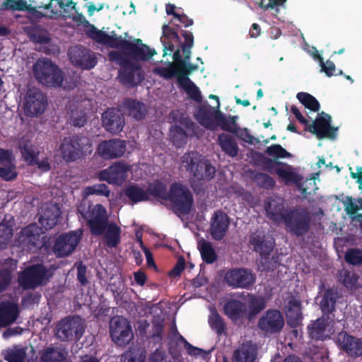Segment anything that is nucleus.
<instances>
[{
	"label": "nucleus",
	"mask_w": 362,
	"mask_h": 362,
	"mask_svg": "<svg viewBox=\"0 0 362 362\" xmlns=\"http://www.w3.org/2000/svg\"><path fill=\"white\" fill-rule=\"evenodd\" d=\"M59 216L60 212L58 208L54 206L47 208L40 218V222L46 229H52L57 225Z\"/></svg>",
	"instance_id": "40"
},
{
	"label": "nucleus",
	"mask_w": 362,
	"mask_h": 362,
	"mask_svg": "<svg viewBox=\"0 0 362 362\" xmlns=\"http://www.w3.org/2000/svg\"><path fill=\"white\" fill-rule=\"evenodd\" d=\"M208 104L201 105L196 113L199 123L206 129L214 130L216 127V114L221 112Z\"/></svg>",
	"instance_id": "25"
},
{
	"label": "nucleus",
	"mask_w": 362,
	"mask_h": 362,
	"mask_svg": "<svg viewBox=\"0 0 362 362\" xmlns=\"http://www.w3.org/2000/svg\"><path fill=\"white\" fill-rule=\"evenodd\" d=\"M78 212L87 221L92 235H101L108 228L110 223H108L106 210L101 204H97L91 211L86 212L78 208Z\"/></svg>",
	"instance_id": "12"
},
{
	"label": "nucleus",
	"mask_w": 362,
	"mask_h": 362,
	"mask_svg": "<svg viewBox=\"0 0 362 362\" xmlns=\"http://www.w3.org/2000/svg\"><path fill=\"white\" fill-rule=\"evenodd\" d=\"M185 259L183 256L178 257L174 267L168 272L170 278H176L180 276L182 271L185 268Z\"/></svg>",
	"instance_id": "63"
},
{
	"label": "nucleus",
	"mask_w": 362,
	"mask_h": 362,
	"mask_svg": "<svg viewBox=\"0 0 362 362\" xmlns=\"http://www.w3.org/2000/svg\"><path fill=\"white\" fill-rule=\"evenodd\" d=\"M284 312L288 325L296 328L303 320L302 306L300 300L291 296L285 301Z\"/></svg>",
	"instance_id": "23"
},
{
	"label": "nucleus",
	"mask_w": 362,
	"mask_h": 362,
	"mask_svg": "<svg viewBox=\"0 0 362 362\" xmlns=\"http://www.w3.org/2000/svg\"><path fill=\"white\" fill-rule=\"evenodd\" d=\"M182 52L184 54V58H182L180 49H177L173 53V58L178 68L184 67L186 64L189 63L191 57V49H187L182 51Z\"/></svg>",
	"instance_id": "57"
},
{
	"label": "nucleus",
	"mask_w": 362,
	"mask_h": 362,
	"mask_svg": "<svg viewBox=\"0 0 362 362\" xmlns=\"http://www.w3.org/2000/svg\"><path fill=\"white\" fill-rule=\"evenodd\" d=\"M71 122L74 127H84L87 122L86 113L83 110L73 112L71 116Z\"/></svg>",
	"instance_id": "60"
},
{
	"label": "nucleus",
	"mask_w": 362,
	"mask_h": 362,
	"mask_svg": "<svg viewBox=\"0 0 362 362\" xmlns=\"http://www.w3.org/2000/svg\"><path fill=\"white\" fill-rule=\"evenodd\" d=\"M329 316L323 315L308 325V334L312 339L317 341L325 339V332L329 325Z\"/></svg>",
	"instance_id": "32"
},
{
	"label": "nucleus",
	"mask_w": 362,
	"mask_h": 362,
	"mask_svg": "<svg viewBox=\"0 0 362 362\" xmlns=\"http://www.w3.org/2000/svg\"><path fill=\"white\" fill-rule=\"evenodd\" d=\"M177 83L190 99L198 103L202 101V97L199 88L189 77L181 78L180 81H177Z\"/></svg>",
	"instance_id": "39"
},
{
	"label": "nucleus",
	"mask_w": 362,
	"mask_h": 362,
	"mask_svg": "<svg viewBox=\"0 0 362 362\" xmlns=\"http://www.w3.org/2000/svg\"><path fill=\"white\" fill-rule=\"evenodd\" d=\"M224 314L233 322L243 319L246 315L245 305L238 300H230L223 307Z\"/></svg>",
	"instance_id": "29"
},
{
	"label": "nucleus",
	"mask_w": 362,
	"mask_h": 362,
	"mask_svg": "<svg viewBox=\"0 0 362 362\" xmlns=\"http://www.w3.org/2000/svg\"><path fill=\"white\" fill-rule=\"evenodd\" d=\"M245 305L247 317L252 320L266 308L267 301L262 296L248 293Z\"/></svg>",
	"instance_id": "28"
},
{
	"label": "nucleus",
	"mask_w": 362,
	"mask_h": 362,
	"mask_svg": "<svg viewBox=\"0 0 362 362\" xmlns=\"http://www.w3.org/2000/svg\"><path fill=\"white\" fill-rule=\"evenodd\" d=\"M13 235V229L8 225L0 223V250L7 247Z\"/></svg>",
	"instance_id": "53"
},
{
	"label": "nucleus",
	"mask_w": 362,
	"mask_h": 362,
	"mask_svg": "<svg viewBox=\"0 0 362 362\" xmlns=\"http://www.w3.org/2000/svg\"><path fill=\"white\" fill-rule=\"evenodd\" d=\"M332 117L329 115L322 112L312 124L308 122L305 130L309 132L321 139L329 138L334 139L337 136L338 127H334L331 125Z\"/></svg>",
	"instance_id": "16"
},
{
	"label": "nucleus",
	"mask_w": 362,
	"mask_h": 362,
	"mask_svg": "<svg viewBox=\"0 0 362 362\" xmlns=\"http://www.w3.org/2000/svg\"><path fill=\"white\" fill-rule=\"evenodd\" d=\"M77 280L83 286L88 284L89 281L86 277L87 267L83 262H79L77 266Z\"/></svg>",
	"instance_id": "64"
},
{
	"label": "nucleus",
	"mask_w": 362,
	"mask_h": 362,
	"mask_svg": "<svg viewBox=\"0 0 362 362\" xmlns=\"http://www.w3.org/2000/svg\"><path fill=\"white\" fill-rule=\"evenodd\" d=\"M264 209L270 221L284 223L286 231L293 235L303 237L310 230L311 216L306 208L296 206L287 209L284 198L273 197L265 202Z\"/></svg>",
	"instance_id": "1"
},
{
	"label": "nucleus",
	"mask_w": 362,
	"mask_h": 362,
	"mask_svg": "<svg viewBox=\"0 0 362 362\" xmlns=\"http://www.w3.org/2000/svg\"><path fill=\"white\" fill-rule=\"evenodd\" d=\"M88 194L102 195L108 197L110 194V190L105 184H95L92 186L88 187L86 189Z\"/></svg>",
	"instance_id": "56"
},
{
	"label": "nucleus",
	"mask_w": 362,
	"mask_h": 362,
	"mask_svg": "<svg viewBox=\"0 0 362 362\" xmlns=\"http://www.w3.org/2000/svg\"><path fill=\"white\" fill-rule=\"evenodd\" d=\"M2 356L7 362H23L26 358V348L14 346L3 351Z\"/></svg>",
	"instance_id": "45"
},
{
	"label": "nucleus",
	"mask_w": 362,
	"mask_h": 362,
	"mask_svg": "<svg viewBox=\"0 0 362 362\" xmlns=\"http://www.w3.org/2000/svg\"><path fill=\"white\" fill-rule=\"evenodd\" d=\"M336 343L339 349L349 356H362V338H357L345 331H341L337 335Z\"/></svg>",
	"instance_id": "20"
},
{
	"label": "nucleus",
	"mask_w": 362,
	"mask_h": 362,
	"mask_svg": "<svg viewBox=\"0 0 362 362\" xmlns=\"http://www.w3.org/2000/svg\"><path fill=\"white\" fill-rule=\"evenodd\" d=\"M19 315L17 304L11 301L0 303V327H6L13 324Z\"/></svg>",
	"instance_id": "26"
},
{
	"label": "nucleus",
	"mask_w": 362,
	"mask_h": 362,
	"mask_svg": "<svg viewBox=\"0 0 362 362\" xmlns=\"http://www.w3.org/2000/svg\"><path fill=\"white\" fill-rule=\"evenodd\" d=\"M185 348L189 355L195 357L201 356L203 358H206V356L210 354V351H206L201 348L194 346L187 340H185Z\"/></svg>",
	"instance_id": "62"
},
{
	"label": "nucleus",
	"mask_w": 362,
	"mask_h": 362,
	"mask_svg": "<svg viewBox=\"0 0 362 362\" xmlns=\"http://www.w3.org/2000/svg\"><path fill=\"white\" fill-rule=\"evenodd\" d=\"M110 334L112 340L119 346H127L134 337L129 321L119 315L112 317L110 321Z\"/></svg>",
	"instance_id": "11"
},
{
	"label": "nucleus",
	"mask_w": 362,
	"mask_h": 362,
	"mask_svg": "<svg viewBox=\"0 0 362 362\" xmlns=\"http://www.w3.org/2000/svg\"><path fill=\"white\" fill-rule=\"evenodd\" d=\"M170 136L173 144L177 148L182 147L187 143L186 132L179 126L170 129Z\"/></svg>",
	"instance_id": "49"
},
{
	"label": "nucleus",
	"mask_w": 362,
	"mask_h": 362,
	"mask_svg": "<svg viewBox=\"0 0 362 362\" xmlns=\"http://www.w3.org/2000/svg\"><path fill=\"white\" fill-rule=\"evenodd\" d=\"M81 233L71 231L62 233L55 240L53 252L58 257H64L71 255L80 243Z\"/></svg>",
	"instance_id": "17"
},
{
	"label": "nucleus",
	"mask_w": 362,
	"mask_h": 362,
	"mask_svg": "<svg viewBox=\"0 0 362 362\" xmlns=\"http://www.w3.org/2000/svg\"><path fill=\"white\" fill-rule=\"evenodd\" d=\"M254 181L257 185L263 189H271L275 185L274 179L267 174L257 173L254 175Z\"/></svg>",
	"instance_id": "52"
},
{
	"label": "nucleus",
	"mask_w": 362,
	"mask_h": 362,
	"mask_svg": "<svg viewBox=\"0 0 362 362\" xmlns=\"http://www.w3.org/2000/svg\"><path fill=\"white\" fill-rule=\"evenodd\" d=\"M104 234L105 245L110 248H115L121 242V228L115 223H110Z\"/></svg>",
	"instance_id": "36"
},
{
	"label": "nucleus",
	"mask_w": 362,
	"mask_h": 362,
	"mask_svg": "<svg viewBox=\"0 0 362 362\" xmlns=\"http://www.w3.org/2000/svg\"><path fill=\"white\" fill-rule=\"evenodd\" d=\"M68 57L73 65L85 70H90L98 64L95 53L82 45L70 47L68 50Z\"/></svg>",
	"instance_id": "14"
},
{
	"label": "nucleus",
	"mask_w": 362,
	"mask_h": 362,
	"mask_svg": "<svg viewBox=\"0 0 362 362\" xmlns=\"http://www.w3.org/2000/svg\"><path fill=\"white\" fill-rule=\"evenodd\" d=\"M24 241L28 246L40 248L42 246L40 239V228L35 224H30L22 229Z\"/></svg>",
	"instance_id": "35"
},
{
	"label": "nucleus",
	"mask_w": 362,
	"mask_h": 362,
	"mask_svg": "<svg viewBox=\"0 0 362 362\" xmlns=\"http://www.w3.org/2000/svg\"><path fill=\"white\" fill-rule=\"evenodd\" d=\"M358 279V275L353 271L342 269L339 272L338 281L347 289L357 288Z\"/></svg>",
	"instance_id": "41"
},
{
	"label": "nucleus",
	"mask_w": 362,
	"mask_h": 362,
	"mask_svg": "<svg viewBox=\"0 0 362 362\" xmlns=\"http://www.w3.org/2000/svg\"><path fill=\"white\" fill-rule=\"evenodd\" d=\"M199 251L203 261L206 264H213L217 259V255L211 243L203 240L199 244Z\"/></svg>",
	"instance_id": "47"
},
{
	"label": "nucleus",
	"mask_w": 362,
	"mask_h": 362,
	"mask_svg": "<svg viewBox=\"0 0 362 362\" xmlns=\"http://www.w3.org/2000/svg\"><path fill=\"white\" fill-rule=\"evenodd\" d=\"M223 280L233 288L250 289L255 284L256 275L249 269L233 268L225 272Z\"/></svg>",
	"instance_id": "13"
},
{
	"label": "nucleus",
	"mask_w": 362,
	"mask_h": 362,
	"mask_svg": "<svg viewBox=\"0 0 362 362\" xmlns=\"http://www.w3.org/2000/svg\"><path fill=\"white\" fill-rule=\"evenodd\" d=\"M260 163L264 170L269 173L274 171L276 173L277 166L283 165L282 162L278 161L275 159L273 160L264 156H261Z\"/></svg>",
	"instance_id": "58"
},
{
	"label": "nucleus",
	"mask_w": 362,
	"mask_h": 362,
	"mask_svg": "<svg viewBox=\"0 0 362 362\" xmlns=\"http://www.w3.org/2000/svg\"><path fill=\"white\" fill-rule=\"evenodd\" d=\"M124 194L133 204L148 200V194L146 190L138 185L132 184L128 185L124 189Z\"/></svg>",
	"instance_id": "38"
},
{
	"label": "nucleus",
	"mask_w": 362,
	"mask_h": 362,
	"mask_svg": "<svg viewBox=\"0 0 362 362\" xmlns=\"http://www.w3.org/2000/svg\"><path fill=\"white\" fill-rule=\"evenodd\" d=\"M146 192L150 197L156 198L158 200L167 201L169 196V190L167 185L160 180H155L148 183Z\"/></svg>",
	"instance_id": "37"
},
{
	"label": "nucleus",
	"mask_w": 362,
	"mask_h": 362,
	"mask_svg": "<svg viewBox=\"0 0 362 362\" xmlns=\"http://www.w3.org/2000/svg\"><path fill=\"white\" fill-rule=\"evenodd\" d=\"M157 72L160 76L165 79H171L175 76H177V79L178 74L180 73L175 62H174V63H170L167 67L158 68Z\"/></svg>",
	"instance_id": "55"
},
{
	"label": "nucleus",
	"mask_w": 362,
	"mask_h": 362,
	"mask_svg": "<svg viewBox=\"0 0 362 362\" xmlns=\"http://www.w3.org/2000/svg\"><path fill=\"white\" fill-rule=\"evenodd\" d=\"M338 298V292L336 288L332 287L325 290L320 303V308L324 315L329 316V314L335 311Z\"/></svg>",
	"instance_id": "30"
},
{
	"label": "nucleus",
	"mask_w": 362,
	"mask_h": 362,
	"mask_svg": "<svg viewBox=\"0 0 362 362\" xmlns=\"http://www.w3.org/2000/svg\"><path fill=\"white\" fill-rule=\"evenodd\" d=\"M255 357L254 350L249 345L243 344L233 352L232 362H254Z\"/></svg>",
	"instance_id": "42"
},
{
	"label": "nucleus",
	"mask_w": 362,
	"mask_h": 362,
	"mask_svg": "<svg viewBox=\"0 0 362 362\" xmlns=\"http://www.w3.org/2000/svg\"><path fill=\"white\" fill-rule=\"evenodd\" d=\"M264 152L267 155L274 157L275 160L292 157L291 153L287 151L280 144H276L268 146Z\"/></svg>",
	"instance_id": "51"
},
{
	"label": "nucleus",
	"mask_w": 362,
	"mask_h": 362,
	"mask_svg": "<svg viewBox=\"0 0 362 362\" xmlns=\"http://www.w3.org/2000/svg\"><path fill=\"white\" fill-rule=\"evenodd\" d=\"M102 122L107 132L117 134L124 128V115L119 109L108 108L102 114Z\"/></svg>",
	"instance_id": "22"
},
{
	"label": "nucleus",
	"mask_w": 362,
	"mask_h": 362,
	"mask_svg": "<svg viewBox=\"0 0 362 362\" xmlns=\"http://www.w3.org/2000/svg\"><path fill=\"white\" fill-rule=\"evenodd\" d=\"M122 107L130 117L137 121L143 119L148 112L144 103L130 98L124 99Z\"/></svg>",
	"instance_id": "27"
},
{
	"label": "nucleus",
	"mask_w": 362,
	"mask_h": 362,
	"mask_svg": "<svg viewBox=\"0 0 362 362\" xmlns=\"http://www.w3.org/2000/svg\"><path fill=\"white\" fill-rule=\"evenodd\" d=\"M296 98L305 108L313 112H318L320 110V103L311 94L305 92H299L297 93Z\"/></svg>",
	"instance_id": "46"
},
{
	"label": "nucleus",
	"mask_w": 362,
	"mask_h": 362,
	"mask_svg": "<svg viewBox=\"0 0 362 362\" xmlns=\"http://www.w3.org/2000/svg\"><path fill=\"white\" fill-rule=\"evenodd\" d=\"M167 201L170 202L175 214L179 216L189 214L194 204L192 192L180 182H173L170 185Z\"/></svg>",
	"instance_id": "6"
},
{
	"label": "nucleus",
	"mask_w": 362,
	"mask_h": 362,
	"mask_svg": "<svg viewBox=\"0 0 362 362\" xmlns=\"http://www.w3.org/2000/svg\"><path fill=\"white\" fill-rule=\"evenodd\" d=\"M163 35L160 41L163 46V57L168 54V51L173 52L174 50V43H180V38L177 32L168 25H163L162 27Z\"/></svg>",
	"instance_id": "31"
},
{
	"label": "nucleus",
	"mask_w": 362,
	"mask_h": 362,
	"mask_svg": "<svg viewBox=\"0 0 362 362\" xmlns=\"http://www.w3.org/2000/svg\"><path fill=\"white\" fill-rule=\"evenodd\" d=\"M164 328V321L163 319L158 317L154 318L152 322V338H158L160 339H162V334L163 332Z\"/></svg>",
	"instance_id": "61"
},
{
	"label": "nucleus",
	"mask_w": 362,
	"mask_h": 362,
	"mask_svg": "<svg viewBox=\"0 0 362 362\" xmlns=\"http://www.w3.org/2000/svg\"><path fill=\"white\" fill-rule=\"evenodd\" d=\"M229 217L222 210L215 211L211 218V234L214 240H221L228 230Z\"/></svg>",
	"instance_id": "24"
},
{
	"label": "nucleus",
	"mask_w": 362,
	"mask_h": 362,
	"mask_svg": "<svg viewBox=\"0 0 362 362\" xmlns=\"http://www.w3.org/2000/svg\"><path fill=\"white\" fill-rule=\"evenodd\" d=\"M47 105L46 95L39 89H29L24 103L25 115L30 117L37 116L45 112Z\"/></svg>",
	"instance_id": "19"
},
{
	"label": "nucleus",
	"mask_w": 362,
	"mask_h": 362,
	"mask_svg": "<svg viewBox=\"0 0 362 362\" xmlns=\"http://www.w3.org/2000/svg\"><path fill=\"white\" fill-rule=\"evenodd\" d=\"M250 244L253 247V250L259 252L262 260L260 262L262 271L269 272L273 270L275 265L272 260H269V256L272 252L275 242L274 238L266 237L257 233H253L250 236Z\"/></svg>",
	"instance_id": "8"
},
{
	"label": "nucleus",
	"mask_w": 362,
	"mask_h": 362,
	"mask_svg": "<svg viewBox=\"0 0 362 362\" xmlns=\"http://www.w3.org/2000/svg\"><path fill=\"white\" fill-rule=\"evenodd\" d=\"M20 149L23 160L28 165L34 166L37 163V159L39 156V152L36 151L35 148L33 145L20 144Z\"/></svg>",
	"instance_id": "48"
},
{
	"label": "nucleus",
	"mask_w": 362,
	"mask_h": 362,
	"mask_svg": "<svg viewBox=\"0 0 362 362\" xmlns=\"http://www.w3.org/2000/svg\"><path fill=\"white\" fill-rule=\"evenodd\" d=\"M42 362H63L66 357L64 350L59 346H49L40 351Z\"/></svg>",
	"instance_id": "34"
},
{
	"label": "nucleus",
	"mask_w": 362,
	"mask_h": 362,
	"mask_svg": "<svg viewBox=\"0 0 362 362\" xmlns=\"http://www.w3.org/2000/svg\"><path fill=\"white\" fill-rule=\"evenodd\" d=\"M345 261L351 265L362 264V250L358 248L349 249L344 255Z\"/></svg>",
	"instance_id": "54"
},
{
	"label": "nucleus",
	"mask_w": 362,
	"mask_h": 362,
	"mask_svg": "<svg viewBox=\"0 0 362 362\" xmlns=\"http://www.w3.org/2000/svg\"><path fill=\"white\" fill-rule=\"evenodd\" d=\"M130 168L131 166L124 162H115L107 168L100 171L98 178L109 184L122 185L127 180V173Z\"/></svg>",
	"instance_id": "18"
},
{
	"label": "nucleus",
	"mask_w": 362,
	"mask_h": 362,
	"mask_svg": "<svg viewBox=\"0 0 362 362\" xmlns=\"http://www.w3.org/2000/svg\"><path fill=\"white\" fill-rule=\"evenodd\" d=\"M284 324V317L280 310L269 309L259 317L257 327L265 334L272 335L281 332Z\"/></svg>",
	"instance_id": "15"
},
{
	"label": "nucleus",
	"mask_w": 362,
	"mask_h": 362,
	"mask_svg": "<svg viewBox=\"0 0 362 362\" xmlns=\"http://www.w3.org/2000/svg\"><path fill=\"white\" fill-rule=\"evenodd\" d=\"M343 203L346 214L353 220V218L358 214L359 206L354 202L352 197L349 196L346 197V201H343Z\"/></svg>",
	"instance_id": "59"
},
{
	"label": "nucleus",
	"mask_w": 362,
	"mask_h": 362,
	"mask_svg": "<svg viewBox=\"0 0 362 362\" xmlns=\"http://www.w3.org/2000/svg\"><path fill=\"white\" fill-rule=\"evenodd\" d=\"M127 150V144L119 139H112L100 142L97 147V153L105 160L122 157Z\"/></svg>",
	"instance_id": "21"
},
{
	"label": "nucleus",
	"mask_w": 362,
	"mask_h": 362,
	"mask_svg": "<svg viewBox=\"0 0 362 362\" xmlns=\"http://www.w3.org/2000/svg\"><path fill=\"white\" fill-rule=\"evenodd\" d=\"M49 278V272L42 264L27 267L18 276L19 285L24 289H35Z\"/></svg>",
	"instance_id": "10"
},
{
	"label": "nucleus",
	"mask_w": 362,
	"mask_h": 362,
	"mask_svg": "<svg viewBox=\"0 0 362 362\" xmlns=\"http://www.w3.org/2000/svg\"><path fill=\"white\" fill-rule=\"evenodd\" d=\"M33 73L36 79L47 87L60 88L63 84V71L47 58L40 59L34 64Z\"/></svg>",
	"instance_id": "5"
},
{
	"label": "nucleus",
	"mask_w": 362,
	"mask_h": 362,
	"mask_svg": "<svg viewBox=\"0 0 362 362\" xmlns=\"http://www.w3.org/2000/svg\"><path fill=\"white\" fill-rule=\"evenodd\" d=\"M85 327L79 316L66 317L57 325L56 336L61 341H78L82 337Z\"/></svg>",
	"instance_id": "9"
},
{
	"label": "nucleus",
	"mask_w": 362,
	"mask_h": 362,
	"mask_svg": "<svg viewBox=\"0 0 362 362\" xmlns=\"http://www.w3.org/2000/svg\"><path fill=\"white\" fill-rule=\"evenodd\" d=\"M276 174L286 184L297 183L299 180L298 175L294 171L293 167L285 163H283V165L280 166H277Z\"/></svg>",
	"instance_id": "43"
},
{
	"label": "nucleus",
	"mask_w": 362,
	"mask_h": 362,
	"mask_svg": "<svg viewBox=\"0 0 362 362\" xmlns=\"http://www.w3.org/2000/svg\"><path fill=\"white\" fill-rule=\"evenodd\" d=\"M218 144L222 151L227 156L234 158L238 153V146L235 139L230 134L221 133L218 136Z\"/></svg>",
	"instance_id": "33"
},
{
	"label": "nucleus",
	"mask_w": 362,
	"mask_h": 362,
	"mask_svg": "<svg viewBox=\"0 0 362 362\" xmlns=\"http://www.w3.org/2000/svg\"><path fill=\"white\" fill-rule=\"evenodd\" d=\"M141 54V57H134L129 54L120 53L118 50H112L108 52L109 60L115 62L121 68L119 71L118 78L122 84L134 87L144 80V75L141 72V66L136 62L148 61L156 54V52L155 49H151L148 45H142Z\"/></svg>",
	"instance_id": "2"
},
{
	"label": "nucleus",
	"mask_w": 362,
	"mask_h": 362,
	"mask_svg": "<svg viewBox=\"0 0 362 362\" xmlns=\"http://www.w3.org/2000/svg\"><path fill=\"white\" fill-rule=\"evenodd\" d=\"M79 19L86 27L88 28L86 30V35L95 42L111 48L119 49V52L134 57L142 56V45L144 44L141 39L137 38L131 42L124 39L122 35H117L114 31L109 35L105 31L97 29L81 14L79 16Z\"/></svg>",
	"instance_id": "3"
},
{
	"label": "nucleus",
	"mask_w": 362,
	"mask_h": 362,
	"mask_svg": "<svg viewBox=\"0 0 362 362\" xmlns=\"http://www.w3.org/2000/svg\"><path fill=\"white\" fill-rule=\"evenodd\" d=\"M216 126L219 125L221 128L226 132L235 133L237 130L235 117L226 118L221 113L216 114Z\"/></svg>",
	"instance_id": "50"
},
{
	"label": "nucleus",
	"mask_w": 362,
	"mask_h": 362,
	"mask_svg": "<svg viewBox=\"0 0 362 362\" xmlns=\"http://www.w3.org/2000/svg\"><path fill=\"white\" fill-rule=\"evenodd\" d=\"M182 163L186 170L197 181H210L216 174V168L211 162L197 151L185 153Z\"/></svg>",
	"instance_id": "4"
},
{
	"label": "nucleus",
	"mask_w": 362,
	"mask_h": 362,
	"mask_svg": "<svg viewBox=\"0 0 362 362\" xmlns=\"http://www.w3.org/2000/svg\"><path fill=\"white\" fill-rule=\"evenodd\" d=\"M90 146V139L85 136L74 134L65 137L60 144L62 157L67 163L75 161L84 154L87 147Z\"/></svg>",
	"instance_id": "7"
},
{
	"label": "nucleus",
	"mask_w": 362,
	"mask_h": 362,
	"mask_svg": "<svg viewBox=\"0 0 362 362\" xmlns=\"http://www.w3.org/2000/svg\"><path fill=\"white\" fill-rule=\"evenodd\" d=\"M209 324L218 337L226 334V324L218 313L214 310L209 316Z\"/></svg>",
	"instance_id": "44"
}]
</instances>
